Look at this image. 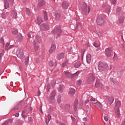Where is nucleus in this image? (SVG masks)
<instances>
[{"mask_svg": "<svg viewBox=\"0 0 125 125\" xmlns=\"http://www.w3.org/2000/svg\"><path fill=\"white\" fill-rule=\"evenodd\" d=\"M108 64L107 63H104L101 62H99L98 64V70L100 72H103V71H106L108 70Z\"/></svg>", "mask_w": 125, "mask_h": 125, "instance_id": "nucleus-1", "label": "nucleus"}, {"mask_svg": "<svg viewBox=\"0 0 125 125\" xmlns=\"http://www.w3.org/2000/svg\"><path fill=\"white\" fill-rule=\"evenodd\" d=\"M104 22H105L104 16L102 15H99L97 18V24L100 25H103Z\"/></svg>", "mask_w": 125, "mask_h": 125, "instance_id": "nucleus-2", "label": "nucleus"}, {"mask_svg": "<svg viewBox=\"0 0 125 125\" xmlns=\"http://www.w3.org/2000/svg\"><path fill=\"white\" fill-rule=\"evenodd\" d=\"M56 94V92L55 91H53L50 94V97L49 99V101L51 103L55 102V95Z\"/></svg>", "mask_w": 125, "mask_h": 125, "instance_id": "nucleus-3", "label": "nucleus"}, {"mask_svg": "<svg viewBox=\"0 0 125 125\" xmlns=\"http://www.w3.org/2000/svg\"><path fill=\"white\" fill-rule=\"evenodd\" d=\"M94 80H95L94 75L92 74V73H90L89 74L87 80V83H93V82H94Z\"/></svg>", "mask_w": 125, "mask_h": 125, "instance_id": "nucleus-4", "label": "nucleus"}, {"mask_svg": "<svg viewBox=\"0 0 125 125\" xmlns=\"http://www.w3.org/2000/svg\"><path fill=\"white\" fill-rule=\"evenodd\" d=\"M17 55L19 58H22L23 56L24 55V53H23V50L21 49H18L16 52Z\"/></svg>", "mask_w": 125, "mask_h": 125, "instance_id": "nucleus-5", "label": "nucleus"}, {"mask_svg": "<svg viewBox=\"0 0 125 125\" xmlns=\"http://www.w3.org/2000/svg\"><path fill=\"white\" fill-rule=\"evenodd\" d=\"M80 74L79 71H77L75 74H72L70 73L69 72H65V75L66 77L68 78H74V77H76V76H78Z\"/></svg>", "mask_w": 125, "mask_h": 125, "instance_id": "nucleus-6", "label": "nucleus"}, {"mask_svg": "<svg viewBox=\"0 0 125 125\" xmlns=\"http://www.w3.org/2000/svg\"><path fill=\"white\" fill-rule=\"evenodd\" d=\"M113 49L112 48H107L105 49V54L107 57H111L112 56V51Z\"/></svg>", "mask_w": 125, "mask_h": 125, "instance_id": "nucleus-7", "label": "nucleus"}, {"mask_svg": "<svg viewBox=\"0 0 125 125\" xmlns=\"http://www.w3.org/2000/svg\"><path fill=\"white\" fill-rule=\"evenodd\" d=\"M61 28L59 27H57L54 29V34L56 36H58L59 37L60 34H61Z\"/></svg>", "mask_w": 125, "mask_h": 125, "instance_id": "nucleus-8", "label": "nucleus"}, {"mask_svg": "<svg viewBox=\"0 0 125 125\" xmlns=\"http://www.w3.org/2000/svg\"><path fill=\"white\" fill-rule=\"evenodd\" d=\"M90 11V8L89 7H88V9H86V4H84V7L83 9L82 12H84L85 14H88L89 13V12Z\"/></svg>", "mask_w": 125, "mask_h": 125, "instance_id": "nucleus-9", "label": "nucleus"}, {"mask_svg": "<svg viewBox=\"0 0 125 125\" xmlns=\"http://www.w3.org/2000/svg\"><path fill=\"white\" fill-rule=\"evenodd\" d=\"M56 49V46L54 44L52 45L50 49L49 50V53H53V52L55 51Z\"/></svg>", "mask_w": 125, "mask_h": 125, "instance_id": "nucleus-10", "label": "nucleus"}, {"mask_svg": "<svg viewBox=\"0 0 125 125\" xmlns=\"http://www.w3.org/2000/svg\"><path fill=\"white\" fill-rule=\"evenodd\" d=\"M43 4H44V1L43 0H38V4L37 6L38 8L42 7Z\"/></svg>", "mask_w": 125, "mask_h": 125, "instance_id": "nucleus-11", "label": "nucleus"}, {"mask_svg": "<svg viewBox=\"0 0 125 125\" xmlns=\"http://www.w3.org/2000/svg\"><path fill=\"white\" fill-rule=\"evenodd\" d=\"M41 28L43 30H49V26L48 25L43 23L42 24L41 26Z\"/></svg>", "mask_w": 125, "mask_h": 125, "instance_id": "nucleus-12", "label": "nucleus"}, {"mask_svg": "<svg viewBox=\"0 0 125 125\" xmlns=\"http://www.w3.org/2000/svg\"><path fill=\"white\" fill-rule=\"evenodd\" d=\"M61 17V14H60L59 12L56 13L55 19H56L57 21H59V20H60Z\"/></svg>", "mask_w": 125, "mask_h": 125, "instance_id": "nucleus-13", "label": "nucleus"}, {"mask_svg": "<svg viewBox=\"0 0 125 125\" xmlns=\"http://www.w3.org/2000/svg\"><path fill=\"white\" fill-rule=\"evenodd\" d=\"M91 61V55L88 54L86 55V62L88 64H89Z\"/></svg>", "mask_w": 125, "mask_h": 125, "instance_id": "nucleus-14", "label": "nucleus"}, {"mask_svg": "<svg viewBox=\"0 0 125 125\" xmlns=\"http://www.w3.org/2000/svg\"><path fill=\"white\" fill-rule=\"evenodd\" d=\"M11 124H12V120L10 119L6 121L5 122L2 124L1 125H10Z\"/></svg>", "mask_w": 125, "mask_h": 125, "instance_id": "nucleus-15", "label": "nucleus"}, {"mask_svg": "<svg viewBox=\"0 0 125 125\" xmlns=\"http://www.w3.org/2000/svg\"><path fill=\"white\" fill-rule=\"evenodd\" d=\"M115 110L117 118H120V117H121V114H120V108L119 107H117L116 109Z\"/></svg>", "mask_w": 125, "mask_h": 125, "instance_id": "nucleus-16", "label": "nucleus"}, {"mask_svg": "<svg viewBox=\"0 0 125 125\" xmlns=\"http://www.w3.org/2000/svg\"><path fill=\"white\" fill-rule=\"evenodd\" d=\"M78 104H79V101L78 100H76L74 104V111H77V109H78Z\"/></svg>", "mask_w": 125, "mask_h": 125, "instance_id": "nucleus-17", "label": "nucleus"}, {"mask_svg": "<svg viewBox=\"0 0 125 125\" xmlns=\"http://www.w3.org/2000/svg\"><path fill=\"white\" fill-rule=\"evenodd\" d=\"M64 56H65V55L63 53L58 54L57 56L58 60H61V59H62V58H64Z\"/></svg>", "mask_w": 125, "mask_h": 125, "instance_id": "nucleus-18", "label": "nucleus"}, {"mask_svg": "<svg viewBox=\"0 0 125 125\" xmlns=\"http://www.w3.org/2000/svg\"><path fill=\"white\" fill-rule=\"evenodd\" d=\"M69 6L68 5V3H67L66 2L64 1L62 3V7L64 9H67L68 8V7Z\"/></svg>", "mask_w": 125, "mask_h": 125, "instance_id": "nucleus-19", "label": "nucleus"}, {"mask_svg": "<svg viewBox=\"0 0 125 125\" xmlns=\"http://www.w3.org/2000/svg\"><path fill=\"white\" fill-rule=\"evenodd\" d=\"M28 113H29V111H27V110L25 109L24 110H23L22 112V114H21V116H22V118H26L27 117V116H26L25 115V114H28Z\"/></svg>", "mask_w": 125, "mask_h": 125, "instance_id": "nucleus-20", "label": "nucleus"}, {"mask_svg": "<svg viewBox=\"0 0 125 125\" xmlns=\"http://www.w3.org/2000/svg\"><path fill=\"white\" fill-rule=\"evenodd\" d=\"M95 86L96 87H98L99 88H101L102 87V84L100 83L98 81L96 82Z\"/></svg>", "mask_w": 125, "mask_h": 125, "instance_id": "nucleus-21", "label": "nucleus"}, {"mask_svg": "<svg viewBox=\"0 0 125 125\" xmlns=\"http://www.w3.org/2000/svg\"><path fill=\"white\" fill-rule=\"evenodd\" d=\"M76 92V90L74 88H70L69 90V94L70 95H74L75 94V93Z\"/></svg>", "mask_w": 125, "mask_h": 125, "instance_id": "nucleus-22", "label": "nucleus"}, {"mask_svg": "<svg viewBox=\"0 0 125 125\" xmlns=\"http://www.w3.org/2000/svg\"><path fill=\"white\" fill-rule=\"evenodd\" d=\"M37 24H38V25H41V24H42V18H41V17L37 18Z\"/></svg>", "mask_w": 125, "mask_h": 125, "instance_id": "nucleus-23", "label": "nucleus"}, {"mask_svg": "<svg viewBox=\"0 0 125 125\" xmlns=\"http://www.w3.org/2000/svg\"><path fill=\"white\" fill-rule=\"evenodd\" d=\"M81 65L82 62H78L75 64L74 67L75 68H79V67H80Z\"/></svg>", "mask_w": 125, "mask_h": 125, "instance_id": "nucleus-24", "label": "nucleus"}, {"mask_svg": "<svg viewBox=\"0 0 125 125\" xmlns=\"http://www.w3.org/2000/svg\"><path fill=\"white\" fill-rule=\"evenodd\" d=\"M4 3H5L4 4L5 8V9H7V8H8V6H9V4L7 2V0H5Z\"/></svg>", "mask_w": 125, "mask_h": 125, "instance_id": "nucleus-25", "label": "nucleus"}, {"mask_svg": "<svg viewBox=\"0 0 125 125\" xmlns=\"http://www.w3.org/2000/svg\"><path fill=\"white\" fill-rule=\"evenodd\" d=\"M121 106V102L117 101L116 102V106L115 107V110L117 109V108H119Z\"/></svg>", "mask_w": 125, "mask_h": 125, "instance_id": "nucleus-26", "label": "nucleus"}, {"mask_svg": "<svg viewBox=\"0 0 125 125\" xmlns=\"http://www.w3.org/2000/svg\"><path fill=\"white\" fill-rule=\"evenodd\" d=\"M108 101L110 102V104L112 105V104L114 102V98H113V97L109 98Z\"/></svg>", "mask_w": 125, "mask_h": 125, "instance_id": "nucleus-27", "label": "nucleus"}, {"mask_svg": "<svg viewBox=\"0 0 125 125\" xmlns=\"http://www.w3.org/2000/svg\"><path fill=\"white\" fill-rule=\"evenodd\" d=\"M59 92H63V86L60 85L58 88Z\"/></svg>", "mask_w": 125, "mask_h": 125, "instance_id": "nucleus-28", "label": "nucleus"}, {"mask_svg": "<svg viewBox=\"0 0 125 125\" xmlns=\"http://www.w3.org/2000/svg\"><path fill=\"white\" fill-rule=\"evenodd\" d=\"M44 20H48V18L47 17L46 12H44Z\"/></svg>", "mask_w": 125, "mask_h": 125, "instance_id": "nucleus-29", "label": "nucleus"}, {"mask_svg": "<svg viewBox=\"0 0 125 125\" xmlns=\"http://www.w3.org/2000/svg\"><path fill=\"white\" fill-rule=\"evenodd\" d=\"M64 109L66 110V111H69L70 110V105L69 104H66L64 106Z\"/></svg>", "mask_w": 125, "mask_h": 125, "instance_id": "nucleus-30", "label": "nucleus"}, {"mask_svg": "<svg viewBox=\"0 0 125 125\" xmlns=\"http://www.w3.org/2000/svg\"><path fill=\"white\" fill-rule=\"evenodd\" d=\"M94 104H96L97 106H98V107H99V108H102V104H101L100 103L97 102L96 103H94Z\"/></svg>", "mask_w": 125, "mask_h": 125, "instance_id": "nucleus-31", "label": "nucleus"}, {"mask_svg": "<svg viewBox=\"0 0 125 125\" xmlns=\"http://www.w3.org/2000/svg\"><path fill=\"white\" fill-rule=\"evenodd\" d=\"M94 46H95V47H99L100 46V44L96 42H95L93 44Z\"/></svg>", "mask_w": 125, "mask_h": 125, "instance_id": "nucleus-32", "label": "nucleus"}, {"mask_svg": "<svg viewBox=\"0 0 125 125\" xmlns=\"http://www.w3.org/2000/svg\"><path fill=\"white\" fill-rule=\"evenodd\" d=\"M29 62V56L26 57L25 60V65H27L28 64V62Z\"/></svg>", "mask_w": 125, "mask_h": 125, "instance_id": "nucleus-33", "label": "nucleus"}, {"mask_svg": "<svg viewBox=\"0 0 125 125\" xmlns=\"http://www.w3.org/2000/svg\"><path fill=\"white\" fill-rule=\"evenodd\" d=\"M12 33L13 34V35H16V34L18 33V31L16 29H13L12 30Z\"/></svg>", "mask_w": 125, "mask_h": 125, "instance_id": "nucleus-34", "label": "nucleus"}, {"mask_svg": "<svg viewBox=\"0 0 125 125\" xmlns=\"http://www.w3.org/2000/svg\"><path fill=\"white\" fill-rule=\"evenodd\" d=\"M12 16L13 18L16 19L17 18L16 16H17V13H16V12L14 11V14H12Z\"/></svg>", "mask_w": 125, "mask_h": 125, "instance_id": "nucleus-35", "label": "nucleus"}, {"mask_svg": "<svg viewBox=\"0 0 125 125\" xmlns=\"http://www.w3.org/2000/svg\"><path fill=\"white\" fill-rule=\"evenodd\" d=\"M49 65L50 66V67H53V65H54V62L52 61H50L49 62Z\"/></svg>", "mask_w": 125, "mask_h": 125, "instance_id": "nucleus-36", "label": "nucleus"}, {"mask_svg": "<svg viewBox=\"0 0 125 125\" xmlns=\"http://www.w3.org/2000/svg\"><path fill=\"white\" fill-rule=\"evenodd\" d=\"M84 52H85V50L84 49H83L81 50V55H82V57H83V54H84Z\"/></svg>", "mask_w": 125, "mask_h": 125, "instance_id": "nucleus-37", "label": "nucleus"}, {"mask_svg": "<svg viewBox=\"0 0 125 125\" xmlns=\"http://www.w3.org/2000/svg\"><path fill=\"white\" fill-rule=\"evenodd\" d=\"M82 83H83V81L82 80H79L77 81V84L78 85H81V84H82Z\"/></svg>", "mask_w": 125, "mask_h": 125, "instance_id": "nucleus-38", "label": "nucleus"}, {"mask_svg": "<svg viewBox=\"0 0 125 125\" xmlns=\"http://www.w3.org/2000/svg\"><path fill=\"white\" fill-rule=\"evenodd\" d=\"M0 42L1 43H2V44L3 45H3H4V41L3 40V38H1L0 39Z\"/></svg>", "mask_w": 125, "mask_h": 125, "instance_id": "nucleus-39", "label": "nucleus"}, {"mask_svg": "<svg viewBox=\"0 0 125 125\" xmlns=\"http://www.w3.org/2000/svg\"><path fill=\"white\" fill-rule=\"evenodd\" d=\"M58 103H60L61 102V96L59 95L58 97Z\"/></svg>", "mask_w": 125, "mask_h": 125, "instance_id": "nucleus-40", "label": "nucleus"}, {"mask_svg": "<svg viewBox=\"0 0 125 125\" xmlns=\"http://www.w3.org/2000/svg\"><path fill=\"white\" fill-rule=\"evenodd\" d=\"M81 26H82V24H81V23L77 22L76 23V29H78V28H79V27H81Z\"/></svg>", "mask_w": 125, "mask_h": 125, "instance_id": "nucleus-41", "label": "nucleus"}, {"mask_svg": "<svg viewBox=\"0 0 125 125\" xmlns=\"http://www.w3.org/2000/svg\"><path fill=\"white\" fill-rule=\"evenodd\" d=\"M51 83V84H52V86L53 87H54V86H55V81H52Z\"/></svg>", "mask_w": 125, "mask_h": 125, "instance_id": "nucleus-42", "label": "nucleus"}, {"mask_svg": "<svg viewBox=\"0 0 125 125\" xmlns=\"http://www.w3.org/2000/svg\"><path fill=\"white\" fill-rule=\"evenodd\" d=\"M124 20H125V19L124 18L120 19L119 20V22L120 23V24H122V23H123Z\"/></svg>", "mask_w": 125, "mask_h": 125, "instance_id": "nucleus-43", "label": "nucleus"}, {"mask_svg": "<svg viewBox=\"0 0 125 125\" xmlns=\"http://www.w3.org/2000/svg\"><path fill=\"white\" fill-rule=\"evenodd\" d=\"M39 46H36L35 47V51H36V52H37V51H39Z\"/></svg>", "mask_w": 125, "mask_h": 125, "instance_id": "nucleus-44", "label": "nucleus"}, {"mask_svg": "<svg viewBox=\"0 0 125 125\" xmlns=\"http://www.w3.org/2000/svg\"><path fill=\"white\" fill-rule=\"evenodd\" d=\"M111 3H112L113 4H116V3H117V0H111Z\"/></svg>", "mask_w": 125, "mask_h": 125, "instance_id": "nucleus-45", "label": "nucleus"}, {"mask_svg": "<svg viewBox=\"0 0 125 125\" xmlns=\"http://www.w3.org/2000/svg\"><path fill=\"white\" fill-rule=\"evenodd\" d=\"M19 109V107L18 106V105H17L14 107V111H17V110H18Z\"/></svg>", "mask_w": 125, "mask_h": 125, "instance_id": "nucleus-46", "label": "nucleus"}, {"mask_svg": "<svg viewBox=\"0 0 125 125\" xmlns=\"http://www.w3.org/2000/svg\"><path fill=\"white\" fill-rule=\"evenodd\" d=\"M49 89H50V84H48L47 85V91H49Z\"/></svg>", "mask_w": 125, "mask_h": 125, "instance_id": "nucleus-47", "label": "nucleus"}, {"mask_svg": "<svg viewBox=\"0 0 125 125\" xmlns=\"http://www.w3.org/2000/svg\"><path fill=\"white\" fill-rule=\"evenodd\" d=\"M117 13H118L119 12H120V11H122V8L119 7L117 9Z\"/></svg>", "mask_w": 125, "mask_h": 125, "instance_id": "nucleus-48", "label": "nucleus"}, {"mask_svg": "<svg viewBox=\"0 0 125 125\" xmlns=\"http://www.w3.org/2000/svg\"><path fill=\"white\" fill-rule=\"evenodd\" d=\"M26 11L27 13L28 14V15H30V14L31 13V11H30V9L27 8L26 9Z\"/></svg>", "mask_w": 125, "mask_h": 125, "instance_id": "nucleus-49", "label": "nucleus"}, {"mask_svg": "<svg viewBox=\"0 0 125 125\" xmlns=\"http://www.w3.org/2000/svg\"><path fill=\"white\" fill-rule=\"evenodd\" d=\"M9 46V43H7L6 44V46H5V49H6V50H8V47Z\"/></svg>", "mask_w": 125, "mask_h": 125, "instance_id": "nucleus-50", "label": "nucleus"}, {"mask_svg": "<svg viewBox=\"0 0 125 125\" xmlns=\"http://www.w3.org/2000/svg\"><path fill=\"white\" fill-rule=\"evenodd\" d=\"M90 101L91 102H95L96 100L95 98H94L93 97H91V98L90 99Z\"/></svg>", "mask_w": 125, "mask_h": 125, "instance_id": "nucleus-51", "label": "nucleus"}, {"mask_svg": "<svg viewBox=\"0 0 125 125\" xmlns=\"http://www.w3.org/2000/svg\"><path fill=\"white\" fill-rule=\"evenodd\" d=\"M104 121H105V122H108V117L104 116Z\"/></svg>", "mask_w": 125, "mask_h": 125, "instance_id": "nucleus-52", "label": "nucleus"}, {"mask_svg": "<svg viewBox=\"0 0 125 125\" xmlns=\"http://www.w3.org/2000/svg\"><path fill=\"white\" fill-rule=\"evenodd\" d=\"M67 65V62H64V63H62V67H65V66H66Z\"/></svg>", "mask_w": 125, "mask_h": 125, "instance_id": "nucleus-53", "label": "nucleus"}, {"mask_svg": "<svg viewBox=\"0 0 125 125\" xmlns=\"http://www.w3.org/2000/svg\"><path fill=\"white\" fill-rule=\"evenodd\" d=\"M48 122H49V121H50V120L51 119V116L49 114L48 115Z\"/></svg>", "mask_w": 125, "mask_h": 125, "instance_id": "nucleus-54", "label": "nucleus"}, {"mask_svg": "<svg viewBox=\"0 0 125 125\" xmlns=\"http://www.w3.org/2000/svg\"><path fill=\"white\" fill-rule=\"evenodd\" d=\"M12 47H13V45H11L9 46V48H8V49H10L11 48H12Z\"/></svg>", "mask_w": 125, "mask_h": 125, "instance_id": "nucleus-55", "label": "nucleus"}, {"mask_svg": "<svg viewBox=\"0 0 125 125\" xmlns=\"http://www.w3.org/2000/svg\"><path fill=\"white\" fill-rule=\"evenodd\" d=\"M88 102H89V100H86L85 101V104H87V103H88Z\"/></svg>", "mask_w": 125, "mask_h": 125, "instance_id": "nucleus-56", "label": "nucleus"}, {"mask_svg": "<svg viewBox=\"0 0 125 125\" xmlns=\"http://www.w3.org/2000/svg\"><path fill=\"white\" fill-rule=\"evenodd\" d=\"M15 117H17V118H18V117H19V113H16L15 115Z\"/></svg>", "mask_w": 125, "mask_h": 125, "instance_id": "nucleus-57", "label": "nucleus"}, {"mask_svg": "<svg viewBox=\"0 0 125 125\" xmlns=\"http://www.w3.org/2000/svg\"><path fill=\"white\" fill-rule=\"evenodd\" d=\"M83 121H84L85 122H86V121H87V118L86 117H85L83 119Z\"/></svg>", "mask_w": 125, "mask_h": 125, "instance_id": "nucleus-58", "label": "nucleus"}, {"mask_svg": "<svg viewBox=\"0 0 125 125\" xmlns=\"http://www.w3.org/2000/svg\"><path fill=\"white\" fill-rule=\"evenodd\" d=\"M2 56H3V55L2 53L0 54V59H1V57H2Z\"/></svg>", "mask_w": 125, "mask_h": 125, "instance_id": "nucleus-59", "label": "nucleus"}, {"mask_svg": "<svg viewBox=\"0 0 125 125\" xmlns=\"http://www.w3.org/2000/svg\"><path fill=\"white\" fill-rule=\"evenodd\" d=\"M122 47H123V50H125V45H123L122 46Z\"/></svg>", "mask_w": 125, "mask_h": 125, "instance_id": "nucleus-60", "label": "nucleus"}, {"mask_svg": "<svg viewBox=\"0 0 125 125\" xmlns=\"http://www.w3.org/2000/svg\"><path fill=\"white\" fill-rule=\"evenodd\" d=\"M27 37H28V38H31V34L28 33V34H27Z\"/></svg>", "mask_w": 125, "mask_h": 125, "instance_id": "nucleus-61", "label": "nucleus"}, {"mask_svg": "<svg viewBox=\"0 0 125 125\" xmlns=\"http://www.w3.org/2000/svg\"><path fill=\"white\" fill-rule=\"evenodd\" d=\"M121 125H125V121H123L121 124Z\"/></svg>", "mask_w": 125, "mask_h": 125, "instance_id": "nucleus-62", "label": "nucleus"}, {"mask_svg": "<svg viewBox=\"0 0 125 125\" xmlns=\"http://www.w3.org/2000/svg\"><path fill=\"white\" fill-rule=\"evenodd\" d=\"M72 120L75 122V121H76V119H75V118L72 117Z\"/></svg>", "mask_w": 125, "mask_h": 125, "instance_id": "nucleus-63", "label": "nucleus"}, {"mask_svg": "<svg viewBox=\"0 0 125 125\" xmlns=\"http://www.w3.org/2000/svg\"><path fill=\"white\" fill-rule=\"evenodd\" d=\"M60 125H65L64 123H61Z\"/></svg>", "mask_w": 125, "mask_h": 125, "instance_id": "nucleus-64", "label": "nucleus"}]
</instances>
